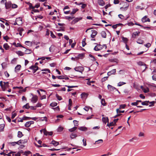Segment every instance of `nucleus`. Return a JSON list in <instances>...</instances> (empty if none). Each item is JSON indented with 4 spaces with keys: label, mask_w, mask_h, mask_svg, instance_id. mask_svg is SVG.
<instances>
[{
    "label": "nucleus",
    "mask_w": 156,
    "mask_h": 156,
    "mask_svg": "<svg viewBox=\"0 0 156 156\" xmlns=\"http://www.w3.org/2000/svg\"><path fill=\"white\" fill-rule=\"evenodd\" d=\"M74 70L76 71L82 73V72L84 70V68L81 66L76 67L75 68Z\"/></svg>",
    "instance_id": "1"
},
{
    "label": "nucleus",
    "mask_w": 156,
    "mask_h": 156,
    "mask_svg": "<svg viewBox=\"0 0 156 156\" xmlns=\"http://www.w3.org/2000/svg\"><path fill=\"white\" fill-rule=\"evenodd\" d=\"M140 34V31H136L134 32L132 34V37L133 38H136V37L139 36Z\"/></svg>",
    "instance_id": "2"
},
{
    "label": "nucleus",
    "mask_w": 156,
    "mask_h": 156,
    "mask_svg": "<svg viewBox=\"0 0 156 156\" xmlns=\"http://www.w3.org/2000/svg\"><path fill=\"white\" fill-rule=\"evenodd\" d=\"M107 87L108 89L110 91H113L114 90H117V89L116 88L109 84L108 85Z\"/></svg>",
    "instance_id": "3"
},
{
    "label": "nucleus",
    "mask_w": 156,
    "mask_h": 156,
    "mask_svg": "<svg viewBox=\"0 0 156 156\" xmlns=\"http://www.w3.org/2000/svg\"><path fill=\"white\" fill-rule=\"evenodd\" d=\"M30 69L33 70V73H35L39 69L37 66H32L30 67Z\"/></svg>",
    "instance_id": "4"
},
{
    "label": "nucleus",
    "mask_w": 156,
    "mask_h": 156,
    "mask_svg": "<svg viewBox=\"0 0 156 156\" xmlns=\"http://www.w3.org/2000/svg\"><path fill=\"white\" fill-rule=\"evenodd\" d=\"M142 21L143 23H145L146 22H150V19L147 18V16H144L142 19Z\"/></svg>",
    "instance_id": "5"
},
{
    "label": "nucleus",
    "mask_w": 156,
    "mask_h": 156,
    "mask_svg": "<svg viewBox=\"0 0 156 156\" xmlns=\"http://www.w3.org/2000/svg\"><path fill=\"white\" fill-rule=\"evenodd\" d=\"M12 6V3L10 1H9L6 3L5 4V7L6 9H9L11 8Z\"/></svg>",
    "instance_id": "6"
},
{
    "label": "nucleus",
    "mask_w": 156,
    "mask_h": 156,
    "mask_svg": "<svg viewBox=\"0 0 156 156\" xmlns=\"http://www.w3.org/2000/svg\"><path fill=\"white\" fill-rule=\"evenodd\" d=\"M103 47L101 45H98L95 47L94 48V50L96 51H99L102 49Z\"/></svg>",
    "instance_id": "7"
},
{
    "label": "nucleus",
    "mask_w": 156,
    "mask_h": 156,
    "mask_svg": "<svg viewBox=\"0 0 156 156\" xmlns=\"http://www.w3.org/2000/svg\"><path fill=\"white\" fill-rule=\"evenodd\" d=\"M82 19V17L76 18L75 19H74L73 20L72 22L71 23L73 24H75V23L78 22L80 20H81Z\"/></svg>",
    "instance_id": "8"
},
{
    "label": "nucleus",
    "mask_w": 156,
    "mask_h": 156,
    "mask_svg": "<svg viewBox=\"0 0 156 156\" xmlns=\"http://www.w3.org/2000/svg\"><path fill=\"white\" fill-rule=\"evenodd\" d=\"M37 101V96L33 97L31 99V101L33 103H36Z\"/></svg>",
    "instance_id": "9"
},
{
    "label": "nucleus",
    "mask_w": 156,
    "mask_h": 156,
    "mask_svg": "<svg viewBox=\"0 0 156 156\" xmlns=\"http://www.w3.org/2000/svg\"><path fill=\"white\" fill-rule=\"evenodd\" d=\"M92 34L91 35V37L92 38H94L97 34V32L94 30H92Z\"/></svg>",
    "instance_id": "10"
},
{
    "label": "nucleus",
    "mask_w": 156,
    "mask_h": 156,
    "mask_svg": "<svg viewBox=\"0 0 156 156\" xmlns=\"http://www.w3.org/2000/svg\"><path fill=\"white\" fill-rule=\"evenodd\" d=\"M116 72V69H114L112 70L111 71L108 72L107 73V74L108 76H110L112 74H115V73Z\"/></svg>",
    "instance_id": "11"
},
{
    "label": "nucleus",
    "mask_w": 156,
    "mask_h": 156,
    "mask_svg": "<svg viewBox=\"0 0 156 156\" xmlns=\"http://www.w3.org/2000/svg\"><path fill=\"white\" fill-rule=\"evenodd\" d=\"M50 144H53L54 146H56L59 144V142L55 140H53Z\"/></svg>",
    "instance_id": "12"
},
{
    "label": "nucleus",
    "mask_w": 156,
    "mask_h": 156,
    "mask_svg": "<svg viewBox=\"0 0 156 156\" xmlns=\"http://www.w3.org/2000/svg\"><path fill=\"white\" fill-rule=\"evenodd\" d=\"M101 34L102 37L104 38H106V32L105 31H102L101 33Z\"/></svg>",
    "instance_id": "13"
},
{
    "label": "nucleus",
    "mask_w": 156,
    "mask_h": 156,
    "mask_svg": "<svg viewBox=\"0 0 156 156\" xmlns=\"http://www.w3.org/2000/svg\"><path fill=\"white\" fill-rule=\"evenodd\" d=\"M98 2L100 5L103 6L105 4V3L103 0H98Z\"/></svg>",
    "instance_id": "14"
},
{
    "label": "nucleus",
    "mask_w": 156,
    "mask_h": 156,
    "mask_svg": "<svg viewBox=\"0 0 156 156\" xmlns=\"http://www.w3.org/2000/svg\"><path fill=\"white\" fill-rule=\"evenodd\" d=\"M102 120L104 123L105 124H106L107 122L108 123V117L105 118L103 117L102 118Z\"/></svg>",
    "instance_id": "15"
},
{
    "label": "nucleus",
    "mask_w": 156,
    "mask_h": 156,
    "mask_svg": "<svg viewBox=\"0 0 156 156\" xmlns=\"http://www.w3.org/2000/svg\"><path fill=\"white\" fill-rule=\"evenodd\" d=\"M124 5H125L126 6V7H125L124 8L123 7H121L120 8V9H121V10H122L123 9H125L126 10L127 9V8H128V7H129V4L126 2H125L124 3Z\"/></svg>",
    "instance_id": "16"
},
{
    "label": "nucleus",
    "mask_w": 156,
    "mask_h": 156,
    "mask_svg": "<svg viewBox=\"0 0 156 156\" xmlns=\"http://www.w3.org/2000/svg\"><path fill=\"white\" fill-rule=\"evenodd\" d=\"M122 25H123V24H122L121 23H119L118 24H117L115 25H113L112 26V27L113 29H116L119 26H122Z\"/></svg>",
    "instance_id": "17"
},
{
    "label": "nucleus",
    "mask_w": 156,
    "mask_h": 156,
    "mask_svg": "<svg viewBox=\"0 0 156 156\" xmlns=\"http://www.w3.org/2000/svg\"><path fill=\"white\" fill-rule=\"evenodd\" d=\"M137 64L140 66H144L145 67V69L146 68V65L143 62L139 61L137 62Z\"/></svg>",
    "instance_id": "18"
},
{
    "label": "nucleus",
    "mask_w": 156,
    "mask_h": 156,
    "mask_svg": "<svg viewBox=\"0 0 156 156\" xmlns=\"http://www.w3.org/2000/svg\"><path fill=\"white\" fill-rule=\"evenodd\" d=\"M4 48L6 50H9V46L7 43H5L3 45Z\"/></svg>",
    "instance_id": "19"
},
{
    "label": "nucleus",
    "mask_w": 156,
    "mask_h": 156,
    "mask_svg": "<svg viewBox=\"0 0 156 156\" xmlns=\"http://www.w3.org/2000/svg\"><path fill=\"white\" fill-rule=\"evenodd\" d=\"M78 9H73V11L72 12H71L70 14L71 15L74 14H75L78 11Z\"/></svg>",
    "instance_id": "20"
},
{
    "label": "nucleus",
    "mask_w": 156,
    "mask_h": 156,
    "mask_svg": "<svg viewBox=\"0 0 156 156\" xmlns=\"http://www.w3.org/2000/svg\"><path fill=\"white\" fill-rule=\"evenodd\" d=\"M103 142V140L102 139L98 140L96 141L94 143V144H98L100 143H102Z\"/></svg>",
    "instance_id": "21"
},
{
    "label": "nucleus",
    "mask_w": 156,
    "mask_h": 156,
    "mask_svg": "<svg viewBox=\"0 0 156 156\" xmlns=\"http://www.w3.org/2000/svg\"><path fill=\"white\" fill-rule=\"evenodd\" d=\"M0 85L2 89L3 90L5 91V88L4 85L3 84V82L2 81L0 82Z\"/></svg>",
    "instance_id": "22"
},
{
    "label": "nucleus",
    "mask_w": 156,
    "mask_h": 156,
    "mask_svg": "<svg viewBox=\"0 0 156 156\" xmlns=\"http://www.w3.org/2000/svg\"><path fill=\"white\" fill-rule=\"evenodd\" d=\"M0 85L2 89L3 90L5 91V88L4 85L3 84V82L2 81L0 82Z\"/></svg>",
    "instance_id": "23"
},
{
    "label": "nucleus",
    "mask_w": 156,
    "mask_h": 156,
    "mask_svg": "<svg viewBox=\"0 0 156 156\" xmlns=\"http://www.w3.org/2000/svg\"><path fill=\"white\" fill-rule=\"evenodd\" d=\"M149 102V101H145L144 102H142L141 103V104L143 105H148V103Z\"/></svg>",
    "instance_id": "24"
},
{
    "label": "nucleus",
    "mask_w": 156,
    "mask_h": 156,
    "mask_svg": "<svg viewBox=\"0 0 156 156\" xmlns=\"http://www.w3.org/2000/svg\"><path fill=\"white\" fill-rule=\"evenodd\" d=\"M79 129L81 131H86L87 130V128L86 127H80Z\"/></svg>",
    "instance_id": "25"
},
{
    "label": "nucleus",
    "mask_w": 156,
    "mask_h": 156,
    "mask_svg": "<svg viewBox=\"0 0 156 156\" xmlns=\"http://www.w3.org/2000/svg\"><path fill=\"white\" fill-rule=\"evenodd\" d=\"M122 40L126 44H127L128 41V39L126 38L125 37H122Z\"/></svg>",
    "instance_id": "26"
},
{
    "label": "nucleus",
    "mask_w": 156,
    "mask_h": 156,
    "mask_svg": "<svg viewBox=\"0 0 156 156\" xmlns=\"http://www.w3.org/2000/svg\"><path fill=\"white\" fill-rule=\"evenodd\" d=\"M86 38H84L82 41V45L83 47H84L85 45L86 44Z\"/></svg>",
    "instance_id": "27"
},
{
    "label": "nucleus",
    "mask_w": 156,
    "mask_h": 156,
    "mask_svg": "<svg viewBox=\"0 0 156 156\" xmlns=\"http://www.w3.org/2000/svg\"><path fill=\"white\" fill-rule=\"evenodd\" d=\"M119 109H120L119 108H118L116 109V112L117 114L119 113L120 114L121 113H123L124 112V110L120 111L119 110Z\"/></svg>",
    "instance_id": "28"
},
{
    "label": "nucleus",
    "mask_w": 156,
    "mask_h": 156,
    "mask_svg": "<svg viewBox=\"0 0 156 156\" xmlns=\"http://www.w3.org/2000/svg\"><path fill=\"white\" fill-rule=\"evenodd\" d=\"M74 18V17L73 16H72V17L69 16H66L65 19L66 20H68L70 21V20H72Z\"/></svg>",
    "instance_id": "29"
},
{
    "label": "nucleus",
    "mask_w": 156,
    "mask_h": 156,
    "mask_svg": "<svg viewBox=\"0 0 156 156\" xmlns=\"http://www.w3.org/2000/svg\"><path fill=\"white\" fill-rule=\"evenodd\" d=\"M23 136L22 133L21 132L19 131L18 133L17 136L19 138H21Z\"/></svg>",
    "instance_id": "30"
},
{
    "label": "nucleus",
    "mask_w": 156,
    "mask_h": 156,
    "mask_svg": "<svg viewBox=\"0 0 156 156\" xmlns=\"http://www.w3.org/2000/svg\"><path fill=\"white\" fill-rule=\"evenodd\" d=\"M23 108L26 109H28L30 108V106L29 105V103H27L25 105H24Z\"/></svg>",
    "instance_id": "31"
},
{
    "label": "nucleus",
    "mask_w": 156,
    "mask_h": 156,
    "mask_svg": "<svg viewBox=\"0 0 156 156\" xmlns=\"http://www.w3.org/2000/svg\"><path fill=\"white\" fill-rule=\"evenodd\" d=\"M5 125L4 124L0 125V131H2L3 130Z\"/></svg>",
    "instance_id": "32"
},
{
    "label": "nucleus",
    "mask_w": 156,
    "mask_h": 156,
    "mask_svg": "<svg viewBox=\"0 0 156 156\" xmlns=\"http://www.w3.org/2000/svg\"><path fill=\"white\" fill-rule=\"evenodd\" d=\"M137 43L140 44H142L144 43V41L141 39H138L137 41Z\"/></svg>",
    "instance_id": "33"
},
{
    "label": "nucleus",
    "mask_w": 156,
    "mask_h": 156,
    "mask_svg": "<svg viewBox=\"0 0 156 156\" xmlns=\"http://www.w3.org/2000/svg\"><path fill=\"white\" fill-rule=\"evenodd\" d=\"M57 105V103L55 102H53L50 104V105L52 107H54L56 106Z\"/></svg>",
    "instance_id": "34"
},
{
    "label": "nucleus",
    "mask_w": 156,
    "mask_h": 156,
    "mask_svg": "<svg viewBox=\"0 0 156 156\" xmlns=\"http://www.w3.org/2000/svg\"><path fill=\"white\" fill-rule=\"evenodd\" d=\"M77 129V127H74L73 128L69 129V131L71 132H73L75 130Z\"/></svg>",
    "instance_id": "35"
},
{
    "label": "nucleus",
    "mask_w": 156,
    "mask_h": 156,
    "mask_svg": "<svg viewBox=\"0 0 156 156\" xmlns=\"http://www.w3.org/2000/svg\"><path fill=\"white\" fill-rule=\"evenodd\" d=\"M31 152L30 151H26L25 152H24L23 155L26 156H27L30 154H31Z\"/></svg>",
    "instance_id": "36"
},
{
    "label": "nucleus",
    "mask_w": 156,
    "mask_h": 156,
    "mask_svg": "<svg viewBox=\"0 0 156 156\" xmlns=\"http://www.w3.org/2000/svg\"><path fill=\"white\" fill-rule=\"evenodd\" d=\"M101 103L102 104L103 106H105L106 104V103L105 102V100L104 99H101Z\"/></svg>",
    "instance_id": "37"
},
{
    "label": "nucleus",
    "mask_w": 156,
    "mask_h": 156,
    "mask_svg": "<svg viewBox=\"0 0 156 156\" xmlns=\"http://www.w3.org/2000/svg\"><path fill=\"white\" fill-rule=\"evenodd\" d=\"M17 54L20 56H23L24 55V53L20 51H18L17 52Z\"/></svg>",
    "instance_id": "38"
},
{
    "label": "nucleus",
    "mask_w": 156,
    "mask_h": 156,
    "mask_svg": "<svg viewBox=\"0 0 156 156\" xmlns=\"http://www.w3.org/2000/svg\"><path fill=\"white\" fill-rule=\"evenodd\" d=\"M77 136V135L74 134L72 133L70 135V137L72 139H73L74 138H76Z\"/></svg>",
    "instance_id": "39"
},
{
    "label": "nucleus",
    "mask_w": 156,
    "mask_h": 156,
    "mask_svg": "<svg viewBox=\"0 0 156 156\" xmlns=\"http://www.w3.org/2000/svg\"><path fill=\"white\" fill-rule=\"evenodd\" d=\"M30 125H31L29 121L27 122L25 124V126L26 127H29Z\"/></svg>",
    "instance_id": "40"
},
{
    "label": "nucleus",
    "mask_w": 156,
    "mask_h": 156,
    "mask_svg": "<svg viewBox=\"0 0 156 156\" xmlns=\"http://www.w3.org/2000/svg\"><path fill=\"white\" fill-rule=\"evenodd\" d=\"M63 127L61 126H60L58 127V129L57 131L58 132H61L63 130Z\"/></svg>",
    "instance_id": "41"
},
{
    "label": "nucleus",
    "mask_w": 156,
    "mask_h": 156,
    "mask_svg": "<svg viewBox=\"0 0 156 156\" xmlns=\"http://www.w3.org/2000/svg\"><path fill=\"white\" fill-rule=\"evenodd\" d=\"M21 67V66L20 65H17V66L15 67V69L19 71L20 68Z\"/></svg>",
    "instance_id": "42"
},
{
    "label": "nucleus",
    "mask_w": 156,
    "mask_h": 156,
    "mask_svg": "<svg viewBox=\"0 0 156 156\" xmlns=\"http://www.w3.org/2000/svg\"><path fill=\"white\" fill-rule=\"evenodd\" d=\"M115 124V123L114 122H110L109 124H108V123L107 124V126H108L109 127L110 126H114Z\"/></svg>",
    "instance_id": "43"
},
{
    "label": "nucleus",
    "mask_w": 156,
    "mask_h": 156,
    "mask_svg": "<svg viewBox=\"0 0 156 156\" xmlns=\"http://www.w3.org/2000/svg\"><path fill=\"white\" fill-rule=\"evenodd\" d=\"M16 142H10L8 143L9 144L11 145L12 146H15L16 144Z\"/></svg>",
    "instance_id": "44"
},
{
    "label": "nucleus",
    "mask_w": 156,
    "mask_h": 156,
    "mask_svg": "<svg viewBox=\"0 0 156 156\" xmlns=\"http://www.w3.org/2000/svg\"><path fill=\"white\" fill-rule=\"evenodd\" d=\"M56 97L57 98L59 101L61 100L62 98L61 96H59L58 94H56Z\"/></svg>",
    "instance_id": "45"
},
{
    "label": "nucleus",
    "mask_w": 156,
    "mask_h": 156,
    "mask_svg": "<svg viewBox=\"0 0 156 156\" xmlns=\"http://www.w3.org/2000/svg\"><path fill=\"white\" fill-rule=\"evenodd\" d=\"M43 133L44 135L47 136L48 135V132L47 131L46 129H43Z\"/></svg>",
    "instance_id": "46"
},
{
    "label": "nucleus",
    "mask_w": 156,
    "mask_h": 156,
    "mask_svg": "<svg viewBox=\"0 0 156 156\" xmlns=\"http://www.w3.org/2000/svg\"><path fill=\"white\" fill-rule=\"evenodd\" d=\"M126 106V105L125 104L121 105H120L119 109H121L122 108H124Z\"/></svg>",
    "instance_id": "47"
},
{
    "label": "nucleus",
    "mask_w": 156,
    "mask_h": 156,
    "mask_svg": "<svg viewBox=\"0 0 156 156\" xmlns=\"http://www.w3.org/2000/svg\"><path fill=\"white\" fill-rule=\"evenodd\" d=\"M108 78V76L105 77L103 78L101 80V82H104L105 80H107Z\"/></svg>",
    "instance_id": "48"
},
{
    "label": "nucleus",
    "mask_w": 156,
    "mask_h": 156,
    "mask_svg": "<svg viewBox=\"0 0 156 156\" xmlns=\"http://www.w3.org/2000/svg\"><path fill=\"white\" fill-rule=\"evenodd\" d=\"M23 140H20L18 141L17 142H16V144L19 145L20 144H22V143H24L23 142Z\"/></svg>",
    "instance_id": "49"
},
{
    "label": "nucleus",
    "mask_w": 156,
    "mask_h": 156,
    "mask_svg": "<svg viewBox=\"0 0 156 156\" xmlns=\"http://www.w3.org/2000/svg\"><path fill=\"white\" fill-rule=\"evenodd\" d=\"M149 103L151 104V105H149V107H152L154 106V104L155 103V101H154L151 102L149 101Z\"/></svg>",
    "instance_id": "50"
},
{
    "label": "nucleus",
    "mask_w": 156,
    "mask_h": 156,
    "mask_svg": "<svg viewBox=\"0 0 156 156\" xmlns=\"http://www.w3.org/2000/svg\"><path fill=\"white\" fill-rule=\"evenodd\" d=\"M11 7H12V9H15V8H17L18 7V6L17 5H16V4H12Z\"/></svg>",
    "instance_id": "51"
},
{
    "label": "nucleus",
    "mask_w": 156,
    "mask_h": 156,
    "mask_svg": "<svg viewBox=\"0 0 156 156\" xmlns=\"http://www.w3.org/2000/svg\"><path fill=\"white\" fill-rule=\"evenodd\" d=\"M31 52V50L28 49H27L25 51V54H26L30 53Z\"/></svg>",
    "instance_id": "52"
},
{
    "label": "nucleus",
    "mask_w": 156,
    "mask_h": 156,
    "mask_svg": "<svg viewBox=\"0 0 156 156\" xmlns=\"http://www.w3.org/2000/svg\"><path fill=\"white\" fill-rule=\"evenodd\" d=\"M65 86L67 87H68V88H74V87H77L78 86H67V85H65Z\"/></svg>",
    "instance_id": "53"
},
{
    "label": "nucleus",
    "mask_w": 156,
    "mask_h": 156,
    "mask_svg": "<svg viewBox=\"0 0 156 156\" xmlns=\"http://www.w3.org/2000/svg\"><path fill=\"white\" fill-rule=\"evenodd\" d=\"M126 84L125 83H124L123 82H120L118 83V85L119 86H122V85L124 84Z\"/></svg>",
    "instance_id": "54"
},
{
    "label": "nucleus",
    "mask_w": 156,
    "mask_h": 156,
    "mask_svg": "<svg viewBox=\"0 0 156 156\" xmlns=\"http://www.w3.org/2000/svg\"><path fill=\"white\" fill-rule=\"evenodd\" d=\"M51 36L53 38H55L56 37V36L53 34L52 31H50Z\"/></svg>",
    "instance_id": "55"
},
{
    "label": "nucleus",
    "mask_w": 156,
    "mask_h": 156,
    "mask_svg": "<svg viewBox=\"0 0 156 156\" xmlns=\"http://www.w3.org/2000/svg\"><path fill=\"white\" fill-rule=\"evenodd\" d=\"M72 101L71 99H69V105L68 106H72Z\"/></svg>",
    "instance_id": "56"
},
{
    "label": "nucleus",
    "mask_w": 156,
    "mask_h": 156,
    "mask_svg": "<svg viewBox=\"0 0 156 156\" xmlns=\"http://www.w3.org/2000/svg\"><path fill=\"white\" fill-rule=\"evenodd\" d=\"M64 76H57L56 77L59 79H63Z\"/></svg>",
    "instance_id": "57"
},
{
    "label": "nucleus",
    "mask_w": 156,
    "mask_h": 156,
    "mask_svg": "<svg viewBox=\"0 0 156 156\" xmlns=\"http://www.w3.org/2000/svg\"><path fill=\"white\" fill-rule=\"evenodd\" d=\"M16 47H20L24 48H25L24 47L22 46L19 43H17V44H16Z\"/></svg>",
    "instance_id": "58"
},
{
    "label": "nucleus",
    "mask_w": 156,
    "mask_h": 156,
    "mask_svg": "<svg viewBox=\"0 0 156 156\" xmlns=\"http://www.w3.org/2000/svg\"><path fill=\"white\" fill-rule=\"evenodd\" d=\"M52 108L55 111H59V108L58 106H57V107L55 108Z\"/></svg>",
    "instance_id": "59"
},
{
    "label": "nucleus",
    "mask_w": 156,
    "mask_h": 156,
    "mask_svg": "<svg viewBox=\"0 0 156 156\" xmlns=\"http://www.w3.org/2000/svg\"><path fill=\"white\" fill-rule=\"evenodd\" d=\"M73 122L75 126H77L78 125V121L76 120H74L73 121Z\"/></svg>",
    "instance_id": "60"
},
{
    "label": "nucleus",
    "mask_w": 156,
    "mask_h": 156,
    "mask_svg": "<svg viewBox=\"0 0 156 156\" xmlns=\"http://www.w3.org/2000/svg\"><path fill=\"white\" fill-rule=\"evenodd\" d=\"M83 145L84 146H86L87 145L86 140L85 139H83Z\"/></svg>",
    "instance_id": "61"
},
{
    "label": "nucleus",
    "mask_w": 156,
    "mask_h": 156,
    "mask_svg": "<svg viewBox=\"0 0 156 156\" xmlns=\"http://www.w3.org/2000/svg\"><path fill=\"white\" fill-rule=\"evenodd\" d=\"M41 71H45L46 72H48L49 73H50L51 72L50 70L48 69H43L41 70Z\"/></svg>",
    "instance_id": "62"
},
{
    "label": "nucleus",
    "mask_w": 156,
    "mask_h": 156,
    "mask_svg": "<svg viewBox=\"0 0 156 156\" xmlns=\"http://www.w3.org/2000/svg\"><path fill=\"white\" fill-rule=\"evenodd\" d=\"M24 30L23 28H21V29L20 30V32L19 33V34L20 36H22V32Z\"/></svg>",
    "instance_id": "63"
},
{
    "label": "nucleus",
    "mask_w": 156,
    "mask_h": 156,
    "mask_svg": "<svg viewBox=\"0 0 156 156\" xmlns=\"http://www.w3.org/2000/svg\"><path fill=\"white\" fill-rule=\"evenodd\" d=\"M152 79L153 80L156 81V74H154L152 76Z\"/></svg>",
    "instance_id": "64"
}]
</instances>
